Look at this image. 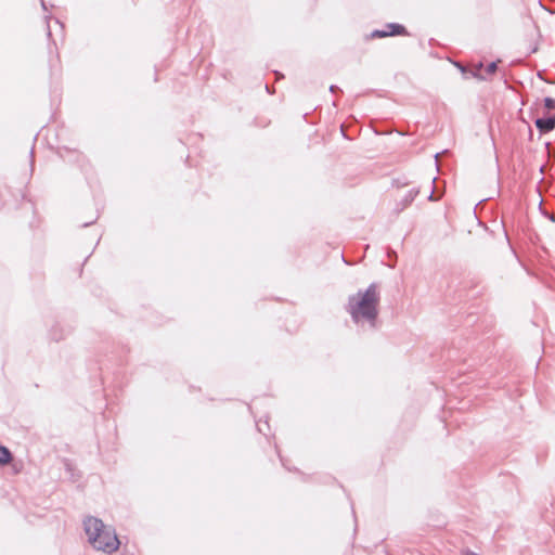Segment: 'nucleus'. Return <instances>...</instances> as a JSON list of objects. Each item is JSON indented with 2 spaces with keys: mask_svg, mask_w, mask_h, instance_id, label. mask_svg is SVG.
Wrapping results in <instances>:
<instances>
[{
  "mask_svg": "<svg viewBox=\"0 0 555 555\" xmlns=\"http://www.w3.org/2000/svg\"><path fill=\"white\" fill-rule=\"evenodd\" d=\"M380 294L378 285L371 283L364 291L359 289L348 297L346 311L356 324L366 322L371 328H377Z\"/></svg>",
  "mask_w": 555,
  "mask_h": 555,
  "instance_id": "obj_1",
  "label": "nucleus"
},
{
  "mask_svg": "<svg viewBox=\"0 0 555 555\" xmlns=\"http://www.w3.org/2000/svg\"><path fill=\"white\" fill-rule=\"evenodd\" d=\"M83 528L89 543L94 548L106 554H112L118 550L120 541L117 534L114 530L108 529L100 518L88 516L83 520Z\"/></svg>",
  "mask_w": 555,
  "mask_h": 555,
  "instance_id": "obj_2",
  "label": "nucleus"
},
{
  "mask_svg": "<svg viewBox=\"0 0 555 555\" xmlns=\"http://www.w3.org/2000/svg\"><path fill=\"white\" fill-rule=\"evenodd\" d=\"M498 61L490 62L485 68V74L482 73V63L480 62L477 67L470 70V75L478 80H487L488 75H493L498 70Z\"/></svg>",
  "mask_w": 555,
  "mask_h": 555,
  "instance_id": "obj_3",
  "label": "nucleus"
},
{
  "mask_svg": "<svg viewBox=\"0 0 555 555\" xmlns=\"http://www.w3.org/2000/svg\"><path fill=\"white\" fill-rule=\"evenodd\" d=\"M72 332L73 327L70 325H62L60 322H55L49 330V337L54 341H60Z\"/></svg>",
  "mask_w": 555,
  "mask_h": 555,
  "instance_id": "obj_4",
  "label": "nucleus"
},
{
  "mask_svg": "<svg viewBox=\"0 0 555 555\" xmlns=\"http://www.w3.org/2000/svg\"><path fill=\"white\" fill-rule=\"evenodd\" d=\"M534 124L541 133H547L555 128V114L537 118Z\"/></svg>",
  "mask_w": 555,
  "mask_h": 555,
  "instance_id": "obj_5",
  "label": "nucleus"
},
{
  "mask_svg": "<svg viewBox=\"0 0 555 555\" xmlns=\"http://www.w3.org/2000/svg\"><path fill=\"white\" fill-rule=\"evenodd\" d=\"M420 194V189L417 188H413L411 189L405 195L404 197L397 203V211L400 212L402 210H404L408 206H410L415 197Z\"/></svg>",
  "mask_w": 555,
  "mask_h": 555,
  "instance_id": "obj_6",
  "label": "nucleus"
},
{
  "mask_svg": "<svg viewBox=\"0 0 555 555\" xmlns=\"http://www.w3.org/2000/svg\"><path fill=\"white\" fill-rule=\"evenodd\" d=\"M387 36H408L409 31L406 27L399 23H387L385 25Z\"/></svg>",
  "mask_w": 555,
  "mask_h": 555,
  "instance_id": "obj_7",
  "label": "nucleus"
},
{
  "mask_svg": "<svg viewBox=\"0 0 555 555\" xmlns=\"http://www.w3.org/2000/svg\"><path fill=\"white\" fill-rule=\"evenodd\" d=\"M65 154H68L70 155V157L68 158V162H73V163H77L79 162V158L81 156V153L78 151V150H72V149H68L66 146H63V147H59L57 149V155L62 158V159H66V155Z\"/></svg>",
  "mask_w": 555,
  "mask_h": 555,
  "instance_id": "obj_8",
  "label": "nucleus"
},
{
  "mask_svg": "<svg viewBox=\"0 0 555 555\" xmlns=\"http://www.w3.org/2000/svg\"><path fill=\"white\" fill-rule=\"evenodd\" d=\"M13 461V454L10 449L0 444V466H4Z\"/></svg>",
  "mask_w": 555,
  "mask_h": 555,
  "instance_id": "obj_9",
  "label": "nucleus"
},
{
  "mask_svg": "<svg viewBox=\"0 0 555 555\" xmlns=\"http://www.w3.org/2000/svg\"><path fill=\"white\" fill-rule=\"evenodd\" d=\"M501 225H502V231H503L504 238H505L507 245L509 246V248L513 251L514 256L516 257L517 261L520 263V255L517 253L516 248L512 245V243L509 241L508 233L505 228V218L504 217L502 219Z\"/></svg>",
  "mask_w": 555,
  "mask_h": 555,
  "instance_id": "obj_10",
  "label": "nucleus"
},
{
  "mask_svg": "<svg viewBox=\"0 0 555 555\" xmlns=\"http://www.w3.org/2000/svg\"><path fill=\"white\" fill-rule=\"evenodd\" d=\"M256 427L260 434H263L264 436H267V433L264 431V429L267 428V430L270 431L269 416L266 415L263 421H262V418L256 421Z\"/></svg>",
  "mask_w": 555,
  "mask_h": 555,
  "instance_id": "obj_11",
  "label": "nucleus"
},
{
  "mask_svg": "<svg viewBox=\"0 0 555 555\" xmlns=\"http://www.w3.org/2000/svg\"><path fill=\"white\" fill-rule=\"evenodd\" d=\"M256 427L260 434H263L264 436H267V433L264 431V429L267 428V430L270 431L269 416L266 415L263 421H262V418L256 421Z\"/></svg>",
  "mask_w": 555,
  "mask_h": 555,
  "instance_id": "obj_12",
  "label": "nucleus"
},
{
  "mask_svg": "<svg viewBox=\"0 0 555 555\" xmlns=\"http://www.w3.org/2000/svg\"><path fill=\"white\" fill-rule=\"evenodd\" d=\"M371 39H379V38H386L388 37L387 36V33H386V27L384 29H374L370 36H369Z\"/></svg>",
  "mask_w": 555,
  "mask_h": 555,
  "instance_id": "obj_13",
  "label": "nucleus"
},
{
  "mask_svg": "<svg viewBox=\"0 0 555 555\" xmlns=\"http://www.w3.org/2000/svg\"><path fill=\"white\" fill-rule=\"evenodd\" d=\"M544 106H545L547 109H555V99L550 98V96H546V98L544 99Z\"/></svg>",
  "mask_w": 555,
  "mask_h": 555,
  "instance_id": "obj_14",
  "label": "nucleus"
},
{
  "mask_svg": "<svg viewBox=\"0 0 555 555\" xmlns=\"http://www.w3.org/2000/svg\"><path fill=\"white\" fill-rule=\"evenodd\" d=\"M119 351H118V361L121 362L122 361V356L126 354L128 351H129V348L127 346H120L119 347Z\"/></svg>",
  "mask_w": 555,
  "mask_h": 555,
  "instance_id": "obj_15",
  "label": "nucleus"
},
{
  "mask_svg": "<svg viewBox=\"0 0 555 555\" xmlns=\"http://www.w3.org/2000/svg\"><path fill=\"white\" fill-rule=\"evenodd\" d=\"M330 92L333 93L334 95H336L338 93L343 94V90L338 86H336V85H331L330 86Z\"/></svg>",
  "mask_w": 555,
  "mask_h": 555,
  "instance_id": "obj_16",
  "label": "nucleus"
},
{
  "mask_svg": "<svg viewBox=\"0 0 555 555\" xmlns=\"http://www.w3.org/2000/svg\"><path fill=\"white\" fill-rule=\"evenodd\" d=\"M387 256H388V258H389L391 261L393 260V262H395V261H396V259H397V254H396V251H395L393 249H391V248H388V249H387Z\"/></svg>",
  "mask_w": 555,
  "mask_h": 555,
  "instance_id": "obj_17",
  "label": "nucleus"
},
{
  "mask_svg": "<svg viewBox=\"0 0 555 555\" xmlns=\"http://www.w3.org/2000/svg\"><path fill=\"white\" fill-rule=\"evenodd\" d=\"M275 449H276V451H278V454H279V457H280V461H281L282 465H283L286 469L292 470V468H289V467L286 465V462H285V460L283 459V456L280 454V451H279V449H278V446H276V444H275Z\"/></svg>",
  "mask_w": 555,
  "mask_h": 555,
  "instance_id": "obj_18",
  "label": "nucleus"
},
{
  "mask_svg": "<svg viewBox=\"0 0 555 555\" xmlns=\"http://www.w3.org/2000/svg\"><path fill=\"white\" fill-rule=\"evenodd\" d=\"M427 198H428V201H431V202L437 201L434 188L431 189V191H430V193H429Z\"/></svg>",
  "mask_w": 555,
  "mask_h": 555,
  "instance_id": "obj_19",
  "label": "nucleus"
},
{
  "mask_svg": "<svg viewBox=\"0 0 555 555\" xmlns=\"http://www.w3.org/2000/svg\"><path fill=\"white\" fill-rule=\"evenodd\" d=\"M98 217H99V214L96 215V217H95V219H94V220H91V221H89V222H85V223L82 224V227H83V228H86V227H89V225L93 224V223L95 222V220L98 219Z\"/></svg>",
  "mask_w": 555,
  "mask_h": 555,
  "instance_id": "obj_20",
  "label": "nucleus"
},
{
  "mask_svg": "<svg viewBox=\"0 0 555 555\" xmlns=\"http://www.w3.org/2000/svg\"><path fill=\"white\" fill-rule=\"evenodd\" d=\"M537 50H538L537 44H533L532 47L529 48V54L534 53Z\"/></svg>",
  "mask_w": 555,
  "mask_h": 555,
  "instance_id": "obj_21",
  "label": "nucleus"
},
{
  "mask_svg": "<svg viewBox=\"0 0 555 555\" xmlns=\"http://www.w3.org/2000/svg\"><path fill=\"white\" fill-rule=\"evenodd\" d=\"M40 2H41L42 10L43 11H48V8H47V4H46L44 0H40Z\"/></svg>",
  "mask_w": 555,
  "mask_h": 555,
  "instance_id": "obj_22",
  "label": "nucleus"
},
{
  "mask_svg": "<svg viewBox=\"0 0 555 555\" xmlns=\"http://www.w3.org/2000/svg\"><path fill=\"white\" fill-rule=\"evenodd\" d=\"M266 90L267 92L272 93L271 88L268 85L266 86Z\"/></svg>",
  "mask_w": 555,
  "mask_h": 555,
  "instance_id": "obj_23",
  "label": "nucleus"
},
{
  "mask_svg": "<svg viewBox=\"0 0 555 555\" xmlns=\"http://www.w3.org/2000/svg\"><path fill=\"white\" fill-rule=\"evenodd\" d=\"M457 67L460 68V70H461L462 73H465V68H464L463 66L457 65Z\"/></svg>",
  "mask_w": 555,
  "mask_h": 555,
  "instance_id": "obj_24",
  "label": "nucleus"
},
{
  "mask_svg": "<svg viewBox=\"0 0 555 555\" xmlns=\"http://www.w3.org/2000/svg\"><path fill=\"white\" fill-rule=\"evenodd\" d=\"M48 36L50 37L51 36V30H50V27L48 26Z\"/></svg>",
  "mask_w": 555,
  "mask_h": 555,
  "instance_id": "obj_25",
  "label": "nucleus"
},
{
  "mask_svg": "<svg viewBox=\"0 0 555 555\" xmlns=\"http://www.w3.org/2000/svg\"><path fill=\"white\" fill-rule=\"evenodd\" d=\"M504 83L508 87V81L506 78L504 79Z\"/></svg>",
  "mask_w": 555,
  "mask_h": 555,
  "instance_id": "obj_26",
  "label": "nucleus"
}]
</instances>
